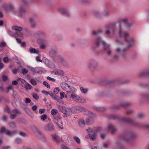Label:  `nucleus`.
<instances>
[{
    "label": "nucleus",
    "mask_w": 149,
    "mask_h": 149,
    "mask_svg": "<svg viewBox=\"0 0 149 149\" xmlns=\"http://www.w3.org/2000/svg\"><path fill=\"white\" fill-rule=\"evenodd\" d=\"M119 38L116 41L117 43H119L120 44L123 43L120 40H124L125 42L127 45V48H125L123 50H122L119 48H117L116 49V52L119 53L121 52H124L128 48H130L131 45L133 44V42H130L129 40V35L127 33H124L122 32V29L121 28V25L119 24Z\"/></svg>",
    "instance_id": "f257e3e1"
},
{
    "label": "nucleus",
    "mask_w": 149,
    "mask_h": 149,
    "mask_svg": "<svg viewBox=\"0 0 149 149\" xmlns=\"http://www.w3.org/2000/svg\"><path fill=\"white\" fill-rule=\"evenodd\" d=\"M136 134L134 133H131L127 135H122L118 139L115 144V146L116 147L120 149H123L124 147L123 145V141H127L133 140L136 137Z\"/></svg>",
    "instance_id": "f03ea898"
},
{
    "label": "nucleus",
    "mask_w": 149,
    "mask_h": 149,
    "mask_svg": "<svg viewBox=\"0 0 149 149\" xmlns=\"http://www.w3.org/2000/svg\"><path fill=\"white\" fill-rule=\"evenodd\" d=\"M99 129V128L97 129H87L86 130L88 132V134L86 136V138L90 139L91 141H94L97 136L96 132H98Z\"/></svg>",
    "instance_id": "7ed1b4c3"
},
{
    "label": "nucleus",
    "mask_w": 149,
    "mask_h": 149,
    "mask_svg": "<svg viewBox=\"0 0 149 149\" xmlns=\"http://www.w3.org/2000/svg\"><path fill=\"white\" fill-rule=\"evenodd\" d=\"M98 66V64L97 62L94 59L89 60L87 63V68L91 70L96 68Z\"/></svg>",
    "instance_id": "20e7f679"
},
{
    "label": "nucleus",
    "mask_w": 149,
    "mask_h": 149,
    "mask_svg": "<svg viewBox=\"0 0 149 149\" xmlns=\"http://www.w3.org/2000/svg\"><path fill=\"white\" fill-rule=\"evenodd\" d=\"M101 43L103 45V48L104 52L108 56H109L111 54V51L110 47V45L103 41H102Z\"/></svg>",
    "instance_id": "39448f33"
},
{
    "label": "nucleus",
    "mask_w": 149,
    "mask_h": 149,
    "mask_svg": "<svg viewBox=\"0 0 149 149\" xmlns=\"http://www.w3.org/2000/svg\"><path fill=\"white\" fill-rule=\"evenodd\" d=\"M83 110L86 112L85 113H84V114L87 115L91 117H93L95 116V115L94 113L88 110H86V109L85 108H83L80 107L75 108V112L76 111L77 112H81Z\"/></svg>",
    "instance_id": "423d86ee"
},
{
    "label": "nucleus",
    "mask_w": 149,
    "mask_h": 149,
    "mask_svg": "<svg viewBox=\"0 0 149 149\" xmlns=\"http://www.w3.org/2000/svg\"><path fill=\"white\" fill-rule=\"evenodd\" d=\"M31 127L32 130L37 136L40 139L43 138L45 140H46V138L41 133L36 126L33 125H31Z\"/></svg>",
    "instance_id": "0eeeda50"
},
{
    "label": "nucleus",
    "mask_w": 149,
    "mask_h": 149,
    "mask_svg": "<svg viewBox=\"0 0 149 149\" xmlns=\"http://www.w3.org/2000/svg\"><path fill=\"white\" fill-rule=\"evenodd\" d=\"M116 23L115 22L111 23L110 25V29H107L105 30L106 34L109 35L111 33L112 34H114L115 32L114 30L116 27Z\"/></svg>",
    "instance_id": "6e6552de"
},
{
    "label": "nucleus",
    "mask_w": 149,
    "mask_h": 149,
    "mask_svg": "<svg viewBox=\"0 0 149 149\" xmlns=\"http://www.w3.org/2000/svg\"><path fill=\"white\" fill-rule=\"evenodd\" d=\"M0 132V133L2 134L4 133H6L8 135L12 136L14 134L17 133V131L16 130L15 131H11L7 129L6 127H3L1 128Z\"/></svg>",
    "instance_id": "1a4fd4ad"
},
{
    "label": "nucleus",
    "mask_w": 149,
    "mask_h": 149,
    "mask_svg": "<svg viewBox=\"0 0 149 149\" xmlns=\"http://www.w3.org/2000/svg\"><path fill=\"white\" fill-rule=\"evenodd\" d=\"M60 86L64 90L68 92H72L74 91V87L70 86L68 84L65 83L61 84Z\"/></svg>",
    "instance_id": "9d476101"
},
{
    "label": "nucleus",
    "mask_w": 149,
    "mask_h": 149,
    "mask_svg": "<svg viewBox=\"0 0 149 149\" xmlns=\"http://www.w3.org/2000/svg\"><path fill=\"white\" fill-rule=\"evenodd\" d=\"M54 121L57 126L61 129L63 127V123L61 120V118L59 116H56L54 117Z\"/></svg>",
    "instance_id": "9b49d317"
},
{
    "label": "nucleus",
    "mask_w": 149,
    "mask_h": 149,
    "mask_svg": "<svg viewBox=\"0 0 149 149\" xmlns=\"http://www.w3.org/2000/svg\"><path fill=\"white\" fill-rule=\"evenodd\" d=\"M122 119L126 123L132 122L133 124L134 125V126L138 127H141V125L139 124L133 122L131 118L124 117L122 118Z\"/></svg>",
    "instance_id": "f8f14e48"
},
{
    "label": "nucleus",
    "mask_w": 149,
    "mask_h": 149,
    "mask_svg": "<svg viewBox=\"0 0 149 149\" xmlns=\"http://www.w3.org/2000/svg\"><path fill=\"white\" fill-rule=\"evenodd\" d=\"M29 22L30 24V26L32 29H34L36 28L37 23L35 19L33 18H30Z\"/></svg>",
    "instance_id": "ddd939ff"
},
{
    "label": "nucleus",
    "mask_w": 149,
    "mask_h": 149,
    "mask_svg": "<svg viewBox=\"0 0 149 149\" xmlns=\"http://www.w3.org/2000/svg\"><path fill=\"white\" fill-rule=\"evenodd\" d=\"M45 129L47 131H52L54 130L53 124L49 123L45 126Z\"/></svg>",
    "instance_id": "4468645a"
},
{
    "label": "nucleus",
    "mask_w": 149,
    "mask_h": 149,
    "mask_svg": "<svg viewBox=\"0 0 149 149\" xmlns=\"http://www.w3.org/2000/svg\"><path fill=\"white\" fill-rule=\"evenodd\" d=\"M75 101L81 103H86V100L83 98L79 97L76 96L75 95Z\"/></svg>",
    "instance_id": "2eb2a0df"
},
{
    "label": "nucleus",
    "mask_w": 149,
    "mask_h": 149,
    "mask_svg": "<svg viewBox=\"0 0 149 149\" xmlns=\"http://www.w3.org/2000/svg\"><path fill=\"white\" fill-rule=\"evenodd\" d=\"M60 11L61 13L66 17H68L70 16V14L67 10L64 8L60 9Z\"/></svg>",
    "instance_id": "dca6fc26"
},
{
    "label": "nucleus",
    "mask_w": 149,
    "mask_h": 149,
    "mask_svg": "<svg viewBox=\"0 0 149 149\" xmlns=\"http://www.w3.org/2000/svg\"><path fill=\"white\" fill-rule=\"evenodd\" d=\"M26 12V10L23 6H21L19 7V15L20 17H22Z\"/></svg>",
    "instance_id": "f3484780"
},
{
    "label": "nucleus",
    "mask_w": 149,
    "mask_h": 149,
    "mask_svg": "<svg viewBox=\"0 0 149 149\" xmlns=\"http://www.w3.org/2000/svg\"><path fill=\"white\" fill-rule=\"evenodd\" d=\"M107 128L108 130L111 131V133L112 134L114 133L116 130V128L111 124L108 125Z\"/></svg>",
    "instance_id": "a211bd4d"
},
{
    "label": "nucleus",
    "mask_w": 149,
    "mask_h": 149,
    "mask_svg": "<svg viewBox=\"0 0 149 149\" xmlns=\"http://www.w3.org/2000/svg\"><path fill=\"white\" fill-rule=\"evenodd\" d=\"M57 54V52L54 49H51L49 52L50 56L52 58H54Z\"/></svg>",
    "instance_id": "6ab92c4d"
},
{
    "label": "nucleus",
    "mask_w": 149,
    "mask_h": 149,
    "mask_svg": "<svg viewBox=\"0 0 149 149\" xmlns=\"http://www.w3.org/2000/svg\"><path fill=\"white\" fill-rule=\"evenodd\" d=\"M6 8L7 10L11 12H13L14 11L13 6L10 4L7 5L6 7Z\"/></svg>",
    "instance_id": "aec40b11"
},
{
    "label": "nucleus",
    "mask_w": 149,
    "mask_h": 149,
    "mask_svg": "<svg viewBox=\"0 0 149 149\" xmlns=\"http://www.w3.org/2000/svg\"><path fill=\"white\" fill-rule=\"evenodd\" d=\"M49 95L54 100L56 101H58L59 100L58 97L55 95H54L52 92H51Z\"/></svg>",
    "instance_id": "412c9836"
},
{
    "label": "nucleus",
    "mask_w": 149,
    "mask_h": 149,
    "mask_svg": "<svg viewBox=\"0 0 149 149\" xmlns=\"http://www.w3.org/2000/svg\"><path fill=\"white\" fill-rule=\"evenodd\" d=\"M12 29L13 30H15L17 32L23 30V29L22 27L17 26H12Z\"/></svg>",
    "instance_id": "4be33fe9"
},
{
    "label": "nucleus",
    "mask_w": 149,
    "mask_h": 149,
    "mask_svg": "<svg viewBox=\"0 0 149 149\" xmlns=\"http://www.w3.org/2000/svg\"><path fill=\"white\" fill-rule=\"evenodd\" d=\"M47 42L46 40H45L42 39V43H42L41 44L40 46V48L41 49H44L46 47V45H45L44 43H45Z\"/></svg>",
    "instance_id": "5701e85b"
},
{
    "label": "nucleus",
    "mask_w": 149,
    "mask_h": 149,
    "mask_svg": "<svg viewBox=\"0 0 149 149\" xmlns=\"http://www.w3.org/2000/svg\"><path fill=\"white\" fill-rule=\"evenodd\" d=\"M130 104H121L120 106H113L112 107V109H118L119 108V107H127L128 106L130 105Z\"/></svg>",
    "instance_id": "b1692460"
},
{
    "label": "nucleus",
    "mask_w": 149,
    "mask_h": 149,
    "mask_svg": "<svg viewBox=\"0 0 149 149\" xmlns=\"http://www.w3.org/2000/svg\"><path fill=\"white\" fill-rule=\"evenodd\" d=\"M55 74L58 75H62L64 74V72L61 70L57 69L56 70Z\"/></svg>",
    "instance_id": "393cba45"
},
{
    "label": "nucleus",
    "mask_w": 149,
    "mask_h": 149,
    "mask_svg": "<svg viewBox=\"0 0 149 149\" xmlns=\"http://www.w3.org/2000/svg\"><path fill=\"white\" fill-rule=\"evenodd\" d=\"M29 52L31 54H37L38 53L39 51L38 50H37L35 48L30 47L29 50Z\"/></svg>",
    "instance_id": "a878e982"
},
{
    "label": "nucleus",
    "mask_w": 149,
    "mask_h": 149,
    "mask_svg": "<svg viewBox=\"0 0 149 149\" xmlns=\"http://www.w3.org/2000/svg\"><path fill=\"white\" fill-rule=\"evenodd\" d=\"M22 87L28 90H30L32 88V86L31 85L26 82L23 85Z\"/></svg>",
    "instance_id": "bb28decb"
},
{
    "label": "nucleus",
    "mask_w": 149,
    "mask_h": 149,
    "mask_svg": "<svg viewBox=\"0 0 149 149\" xmlns=\"http://www.w3.org/2000/svg\"><path fill=\"white\" fill-rule=\"evenodd\" d=\"M31 70L32 72L36 73H38L40 72H42V71H40L38 67L32 68Z\"/></svg>",
    "instance_id": "cd10ccee"
},
{
    "label": "nucleus",
    "mask_w": 149,
    "mask_h": 149,
    "mask_svg": "<svg viewBox=\"0 0 149 149\" xmlns=\"http://www.w3.org/2000/svg\"><path fill=\"white\" fill-rule=\"evenodd\" d=\"M17 80L18 82L19 83L21 84L22 86H23V85L26 82V81L24 79H23L21 78H18L17 79Z\"/></svg>",
    "instance_id": "c85d7f7f"
},
{
    "label": "nucleus",
    "mask_w": 149,
    "mask_h": 149,
    "mask_svg": "<svg viewBox=\"0 0 149 149\" xmlns=\"http://www.w3.org/2000/svg\"><path fill=\"white\" fill-rule=\"evenodd\" d=\"M58 108L64 114L66 110V107L63 106H58Z\"/></svg>",
    "instance_id": "c756f323"
},
{
    "label": "nucleus",
    "mask_w": 149,
    "mask_h": 149,
    "mask_svg": "<svg viewBox=\"0 0 149 149\" xmlns=\"http://www.w3.org/2000/svg\"><path fill=\"white\" fill-rule=\"evenodd\" d=\"M128 22V20L126 18H124L120 19L118 21V22L119 23H123L125 25Z\"/></svg>",
    "instance_id": "7c9ffc66"
},
{
    "label": "nucleus",
    "mask_w": 149,
    "mask_h": 149,
    "mask_svg": "<svg viewBox=\"0 0 149 149\" xmlns=\"http://www.w3.org/2000/svg\"><path fill=\"white\" fill-rule=\"evenodd\" d=\"M93 109L96 111H103L104 110V108L97 107H93Z\"/></svg>",
    "instance_id": "2f4dec72"
},
{
    "label": "nucleus",
    "mask_w": 149,
    "mask_h": 149,
    "mask_svg": "<svg viewBox=\"0 0 149 149\" xmlns=\"http://www.w3.org/2000/svg\"><path fill=\"white\" fill-rule=\"evenodd\" d=\"M59 60L61 62V63L64 65H65L66 62L65 61L61 56H58Z\"/></svg>",
    "instance_id": "473e14b6"
},
{
    "label": "nucleus",
    "mask_w": 149,
    "mask_h": 149,
    "mask_svg": "<svg viewBox=\"0 0 149 149\" xmlns=\"http://www.w3.org/2000/svg\"><path fill=\"white\" fill-rule=\"evenodd\" d=\"M102 33V31H101L97 30L96 31H93L92 32V34L94 36H96Z\"/></svg>",
    "instance_id": "72a5a7b5"
},
{
    "label": "nucleus",
    "mask_w": 149,
    "mask_h": 149,
    "mask_svg": "<svg viewBox=\"0 0 149 149\" xmlns=\"http://www.w3.org/2000/svg\"><path fill=\"white\" fill-rule=\"evenodd\" d=\"M53 139L56 142H58L60 140L59 137L55 134L52 135Z\"/></svg>",
    "instance_id": "f704fd0d"
},
{
    "label": "nucleus",
    "mask_w": 149,
    "mask_h": 149,
    "mask_svg": "<svg viewBox=\"0 0 149 149\" xmlns=\"http://www.w3.org/2000/svg\"><path fill=\"white\" fill-rule=\"evenodd\" d=\"M80 89L81 92L84 94H86L88 91L87 88H85L82 87H80Z\"/></svg>",
    "instance_id": "c9c22d12"
},
{
    "label": "nucleus",
    "mask_w": 149,
    "mask_h": 149,
    "mask_svg": "<svg viewBox=\"0 0 149 149\" xmlns=\"http://www.w3.org/2000/svg\"><path fill=\"white\" fill-rule=\"evenodd\" d=\"M85 122L84 120L82 119H81L79 120L78 122V124L80 126H82L84 124Z\"/></svg>",
    "instance_id": "e433bc0d"
},
{
    "label": "nucleus",
    "mask_w": 149,
    "mask_h": 149,
    "mask_svg": "<svg viewBox=\"0 0 149 149\" xmlns=\"http://www.w3.org/2000/svg\"><path fill=\"white\" fill-rule=\"evenodd\" d=\"M94 15L97 17H99L100 16V15L97 11H95L93 12Z\"/></svg>",
    "instance_id": "4c0bfd02"
},
{
    "label": "nucleus",
    "mask_w": 149,
    "mask_h": 149,
    "mask_svg": "<svg viewBox=\"0 0 149 149\" xmlns=\"http://www.w3.org/2000/svg\"><path fill=\"white\" fill-rule=\"evenodd\" d=\"M6 88L7 90V91H6V93H8L10 90L13 89V87L12 85H10L8 87H6Z\"/></svg>",
    "instance_id": "58836bf2"
},
{
    "label": "nucleus",
    "mask_w": 149,
    "mask_h": 149,
    "mask_svg": "<svg viewBox=\"0 0 149 149\" xmlns=\"http://www.w3.org/2000/svg\"><path fill=\"white\" fill-rule=\"evenodd\" d=\"M59 91L60 89L58 87L55 88L54 90V92L55 95L58 94Z\"/></svg>",
    "instance_id": "ea45409f"
},
{
    "label": "nucleus",
    "mask_w": 149,
    "mask_h": 149,
    "mask_svg": "<svg viewBox=\"0 0 149 149\" xmlns=\"http://www.w3.org/2000/svg\"><path fill=\"white\" fill-rule=\"evenodd\" d=\"M72 91V92H69V94H70L69 96L70 98L72 99H74V91Z\"/></svg>",
    "instance_id": "a19ab883"
},
{
    "label": "nucleus",
    "mask_w": 149,
    "mask_h": 149,
    "mask_svg": "<svg viewBox=\"0 0 149 149\" xmlns=\"http://www.w3.org/2000/svg\"><path fill=\"white\" fill-rule=\"evenodd\" d=\"M126 27L127 28H131L133 26V24L132 23H129L128 22L125 25Z\"/></svg>",
    "instance_id": "79ce46f5"
},
{
    "label": "nucleus",
    "mask_w": 149,
    "mask_h": 149,
    "mask_svg": "<svg viewBox=\"0 0 149 149\" xmlns=\"http://www.w3.org/2000/svg\"><path fill=\"white\" fill-rule=\"evenodd\" d=\"M30 82L33 85H36L37 84L36 81L33 79H31L30 80Z\"/></svg>",
    "instance_id": "37998d69"
},
{
    "label": "nucleus",
    "mask_w": 149,
    "mask_h": 149,
    "mask_svg": "<svg viewBox=\"0 0 149 149\" xmlns=\"http://www.w3.org/2000/svg\"><path fill=\"white\" fill-rule=\"evenodd\" d=\"M95 44L96 46L99 47L100 46V42L99 39H96L95 42Z\"/></svg>",
    "instance_id": "c03bdc74"
},
{
    "label": "nucleus",
    "mask_w": 149,
    "mask_h": 149,
    "mask_svg": "<svg viewBox=\"0 0 149 149\" xmlns=\"http://www.w3.org/2000/svg\"><path fill=\"white\" fill-rule=\"evenodd\" d=\"M47 118V116L46 114H43L40 116L41 119L42 120H44Z\"/></svg>",
    "instance_id": "a18cd8bd"
},
{
    "label": "nucleus",
    "mask_w": 149,
    "mask_h": 149,
    "mask_svg": "<svg viewBox=\"0 0 149 149\" xmlns=\"http://www.w3.org/2000/svg\"><path fill=\"white\" fill-rule=\"evenodd\" d=\"M43 84L47 88H50V87L49 84L46 81H44L43 82Z\"/></svg>",
    "instance_id": "49530a36"
},
{
    "label": "nucleus",
    "mask_w": 149,
    "mask_h": 149,
    "mask_svg": "<svg viewBox=\"0 0 149 149\" xmlns=\"http://www.w3.org/2000/svg\"><path fill=\"white\" fill-rule=\"evenodd\" d=\"M57 110L55 109H52L51 111V113L53 115H56V113H57Z\"/></svg>",
    "instance_id": "de8ad7c7"
},
{
    "label": "nucleus",
    "mask_w": 149,
    "mask_h": 149,
    "mask_svg": "<svg viewBox=\"0 0 149 149\" xmlns=\"http://www.w3.org/2000/svg\"><path fill=\"white\" fill-rule=\"evenodd\" d=\"M40 54H39L38 56L36 57V59L37 61L40 62L42 63V60L40 59Z\"/></svg>",
    "instance_id": "09e8293b"
},
{
    "label": "nucleus",
    "mask_w": 149,
    "mask_h": 149,
    "mask_svg": "<svg viewBox=\"0 0 149 149\" xmlns=\"http://www.w3.org/2000/svg\"><path fill=\"white\" fill-rule=\"evenodd\" d=\"M118 118V116L115 115H110L109 116V118L110 119H116Z\"/></svg>",
    "instance_id": "8fccbe9b"
},
{
    "label": "nucleus",
    "mask_w": 149,
    "mask_h": 149,
    "mask_svg": "<svg viewBox=\"0 0 149 149\" xmlns=\"http://www.w3.org/2000/svg\"><path fill=\"white\" fill-rule=\"evenodd\" d=\"M12 127L15 128L16 127V124L15 123L13 122L9 124Z\"/></svg>",
    "instance_id": "3c124183"
},
{
    "label": "nucleus",
    "mask_w": 149,
    "mask_h": 149,
    "mask_svg": "<svg viewBox=\"0 0 149 149\" xmlns=\"http://www.w3.org/2000/svg\"><path fill=\"white\" fill-rule=\"evenodd\" d=\"M60 96L61 97L59 99L60 100V99H63L64 97H65V93L64 92H61L60 93Z\"/></svg>",
    "instance_id": "603ef678"
},
{
    "label": "nucleus",
    "mask_w": 149,
    "mask_h": 149,
    "mask_svg": "<svg viewBox=\"0 0 149 149\" xmlns=\"http://www.w3.org/2000/svg\"><path fill=\"white\" fill-rule=\"evenodd\" d=\"M33 97L36 100H38L39 98V96L36 94L33 93Z\"/></svg>",
    "instance_id": "864d4df0"
},
{
    "label": "nucleus",
    "mask_w": 149,
    "mask_h": 149,
    "mask_svg": "<svg viewBox=\"0 0 149 149\" xmlns=\"http://www.w3.org/2000/svg\"><path fill=\"white\" fill-rule=\"evenodd\" d=\"M74 108L72 107H71L68 108L69 109V116L72 114V112L73 111V109Z\"/></svg>",
    "instance_id": "5fc2aeb1"
},
{
    "label": "nucleus",
    "mask_w": 149,
    "mask_h": 149,
    "mask_svg": "<svg viewBox=\"0 0 149 149\" xmlns=\"http://www.w3.org/2000/svg\"><path fill=\"white\" fill-rule=\"evenodd\" d=\"M19 33L16 32L15 33H13L12 37H17L19 36Z\"/></svg>",
    "instance_id": "6e6d98bb"
},
{
    "label": "nucleus",
    "mask_w": 149,
    "mask_h": 149,
    "mask_svg": "<svg viewBox=\"0 0 149 149\" xmlns=\"http://www.w3.org/2000/svg\"><path fill=\"white\" fill-rule=\"evenodd\" d=\"M45 111V109H39V113L40 114L44 113Z\"/></svg>",
    "instance_id": "4d7b16f0"
},
{
    "label": "nucleus",
    "mask_w": 149,
    "mask_h": 149,
    "mask_svg": "<svg viewBox=\"0 0 149 149\" xmlns=\"http://www.w3.org/2000/svg\"><path fill=\"white\" fill-rule=\"evenodd\" d=\"M61 149H70L64 144H62L61 146Z\"/></svg>",
    "instance_id": "13d9d810"
},
{
    "label": "nucleus",
    "mask_w": 149,
    "mask_h": 149,
    "mask_svg": "<svg viewBox=\"0 0 149 149\" xmlns=\"http://www.w3.org/2000/svg\"><path fill=\"white\" fill-rule=\"evenodd\" d=\"M28 72V70L26 69H24L22 70V73L24 75H25Z\"/></svg>",
    "instance_id": "bf43d9fd"
},
{
    "label": "nucleus",
    "mask_w": 149,
    "mask_h": 149,
    "mask_svg": "<svg viewBox=\"0 0 149 149\" xmlns=\"http://www.w3.org/2000/svg\"><path fill=\"white\" fill-rule=\"evenodd\" d=\"M75 141L78 144H79L80 143V140L77 137L75 136Z\"/></svg>",
    "instance_id": "052dcab7"
},
{
    "label": "nucleus",
    "mask_w": 149,
    "mask_h": 149,
    "mask_svg": "<svg viewBox=\"0 0 149 149\" xmlns=\"http://www.w3.org/2000/svg\"><path fill=\"white\" fill-rule=\"evenodd\" d=\"M8 77L7 76L3 75L2 77V79L3 81H5L7 80Z\"/></svg>",
    "instance_id": "680f3d73"
},
{
    "label": "nucleus",
    "mask_w": 149,
    "mask_h": 149,
    "mask_svg": "<svg viewBox=\"0 0 149 149\" xmlns=\"http://www.w3.org/2000/svg\"><path fill=\"white\" fill-rule=\"evenodd\" d=\"M51 91H42V93L43 94H45L46 95H49Z\"/></svg>",
    "instance_id": "e2e57ef3"
},
{
    "label": "nucleus",
    "mask_w": 149,
    "mask_h": 149,
    "mask_svg": "<svg viewBox=\"0 0 149 149\" xmlns=\"http://www.w3.org/2000/svg\"><path fill=\"white\" fill-rule=\"evenodd\" d=\"M66 110H65V112L64 114H65L67 116H69V109H68V108L66 107Z\"/></svg>",
    "instance_id": "0e129e2a"
},
{
    "label": "nucleus",
    "mask_w": 149,
    "mask_h": 149,
    "mask_svg": "<svg viewBox=\"0 0 149 149\" xmlns=\"http://www.w3.org/2000/svg\"><path fill=\"white\" fill-rule=\"evenodd\" d=\"M19 135L22 136L24 137H25L26 136V133L23 132H20Z\"/></svg>",
    "instance_id": "69168bd1"
},
{
    "label": "nucleus",
    "mask_w": 149,
    "mask_h": 149,
    "mask_svg": "<svg viewBox=\"0 0 149 149\" xmlns=\"http://www.w3.org/2000/svg\"><path fill=\"white\" fill-rule=\"evenodd\" d=\"M16 116L15 114H11L10 115V117L11 119H13Z\"/></svg>",
    "instance_id": "338daca9"
},
{
    "label": "nucleus",
    "mask_w": 149,
    "mask_h": 149,
    "mask_svg": "<svg viewBox=\"0 0 149 149\" xmlns=\"http://www.w3.org/2000/svg\"><path fill=\"white\" fill-rule=\"evenodd\" d=\"M3 61L5 63H8L9 62V60L8 57H5L3 59Z\"/></svg>",
    "instance_id": "774afa93"
}]
</instances>
